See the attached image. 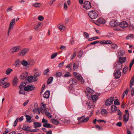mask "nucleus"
Masks as SVG:
<instances>
[{
	"instance_id": "obj_1",
	"label": "nucleus",
	"mask_w": 134,
	"mask_h": 134,
	"mask_svg": "<svg viewBox=\"0 0 134 134\" xmlns=\"http://www.w3.org/2000/svg\"><path fill=\"white\" fill-rule=\"evenodd\" d=\"M35 64V60L32 59H30L27 60L25 59H23L21 61V65L26 68L32 66L34 65Z\"/></svg>"
},
{
	"instance_id": "obj_2",
	"label": "nucleus",
	"mask_w": 134,
	"mask_h": 134,
	"mask_svg": "<svg viewBox=\"0 0 134 134\" xmlns=\"http://www.w3.org/2000/svg\"><path fill=\"white\" fill-rule=\"evenodd\" d=\"M129 26L128 23L126 21H122L120 23L118 22L117 27L115 28L116 31H121L126 28Z\"/></svg>"
},
{
	"instance_id": "obj_3",
	"label": "nucleus",
	"mask_w": 134,
	"mask_h": 134,
	"mask_svg": "<svg viewBox=\"0 0 134 134\" xmlns=\"http://www.w3.org/2000/svg\"><path fill=\"white\" fill-rule=\"evenodd\" d=\"M9 78L6 77L3 78L0 80V86H3V87L5 88L9 86L10 84L9 82H7L8 81Z\"/></svg>"
},
{
	"instance_id": "obj_4",
	"label": "nucleus",
	"mask_w": 134,
	"mask_h": 134,
	"mask_svg": "<svg viewBox=\"0 0 134 134\" xmlns=\"http://www.w3.org/2000/svg\"><path fill=\"white\" fill-rule=\"evenodd\" d=\"M88 14L89 17L92 19L96 18L98 16L97 12L95 10H92L88 12Z\"/></svg>"
},
{
	"instance_id": "obj_5",
	"label": "nucleus",
	"mask_w": 134,
	"mask_h": 134,
	"mask_svg": "<svg viewBox=\"0 0 134 134\" xmlns=\"http://www.w3.org/2000/svg\"><path fill=\"white\" fill-rule=\"evenodd\" d=\"M106 20L102 18H99L96 21H95L94 23L98 26H99L100 24H104L106 23Z\"/></svg>"
},
{
	"instance_id": "obj_6",
	"label": "nucleus",
	"mask_w": 134,
	"mask_h": 134,
	"mask_svg": "<svg viewBox=\"0 0 134 134\" xmlns=\"http://www.w3.org/2000/svg\"><path fill=\"white\" fill-rule=\"evenodd\" d=\"M34 85L29 84L26 86L24 87V90L26 91L29 92L33 90L35 88Z\"/></svg>"
},
{
	"instance_id": "obj_7",
	"label": "nucleus",
	"mask_w": 134,
	"mask_h": 134,
	"mask_svg": "<svg viewBox=\"0 0 134 134\" xmlns=\"http://www.w3.org/2000/svg\"><path fill=\"white\" fill-rule=\"evenodd\" d=\"M90 117H87L85 118L84 116L78 118L77 120L79 123H85L89 119Z\"/></svg>"
},
{
	"instance_id": "obj_8",
	"label": "nucleus",
	"mask_w": 134,
	"mask_h": 134,
	"mask_svg": "<svg viewBox=\"0 0 134 134\" xmlns=\"http://www.w3.org/2000/svg\"><path fill=\"white\" fill-rule=\"evenodd\" d=\"M73 75L78 80L80 81L81 83L82 84L84 83V81L80 75L76 72H74Z\"/></svg>"
},
{
	"instance_id": "obj_9",
	"label": "nucleus",
	"mask_w": 134,
	"mask_h": 134,
	"mask_svg": "<svg viewBox=\"0 0 134 134\" xmlns=\"http://www.w3.org/2000/svg\"><path fill=\"white\" fill-rule=\"evenodd\" d=\"M15 23V19H13L10 21L8 31V35L10 30L13 28L14 25Z\"/></svg>"
},
{
	"instance_id": "obj_10",
	"label": "nucleus",
	"mask_w": 134,
	"mask_h": 134,
	"mask_svg": "<svg viewBox=\"0 0 134 134\" xmlns=\"http://www.w3.org/2000/svg\"><path fill=\"white\" fill-rule=\"evenodd\" d=\"M82 6L84 8L87 10L91 8L90 2L87 1H85L83 4Z\"/></svg>"
},
{
	"instance_id": "obj_11",
	"label": "nucleus",
	"mask_w": 134,
	"mask_h": 134,
	"mask_svg": "<svg viewBox=\"0 0 134 134\" xmlns=\"http://www.w3.org/2000/svg\"><path fill=\"white\" fill-rule=\"evenodd\" d=\"M29 51V49L28 48H24L18 53V55L19 56L23 57Z\"/></svg>"
},
{
	"instance_id": "obj_12",
	"label": "nucleus",
	"mask_w": 134,
	"mask_h": 134,
	"mask_svg": "<svg viewBox=\"0 0 134 134\" xmlns=\"http://www.w3.org/2000/svg\"><path fill=\"white\" fill-rule=\"evenodd\" d=\"M125 114L123 116V120L124 122H126L129 120V114L127 110H126L125 112Z\"/></svg>"
},
{
	"instance_id": "obj_13",
	"label": "nucleus",
	"mask_w": 134,
	"mask_h": 134,
	"mask_svg": "<svg viewBox=\"0 0 134 134\" xmlns=\"http://www.w3.org/2000/svg\"><path fill=\"white\" fill-rule=\"evenodd\" d=\"M21 49V47L19 46L13 47L11 48L10 50V53H13L15 52H18Z\"/></svg>"
},
{
	"instance_id": "obj_14",
	"label": "nucleus",
	"mask_w": 134,
	"mask_h": 134,
	"mask_svg": "<svg viewBox=\"0 0 134 134\" xmlns=\"http://www.w3.org/2000/svg\"><path fill=\"white\" fill-rule=\"evenodd\" d=\"M37 80L38 78L37 77L32 76H29L27 78V80L28 82L30 83L36 81H37Z\"/></svg>"
},
{
	"instance_id": "obj_15",
	"label": "nucleus",
	"mask_w": 134,
	"mask_h": 134,
	"mask_svg": "<svg viewBox=\"0 0 134 134\" xmlns=\"http://www.w3.org/2000/svg\"><path fill=\"white\" fill-rule=\"evenodd\" d=\"M118 22L116 21L115 20H112L110 22V25L111 26L114 27V30L116 31L115 29V28L117 27L118 25Z\"/></svg>"
},
{
	"instance_id": "obj_16",
	"label": "nucleus",
	"mask_w": 134,
	"mask_h": 134,
	"mask_svg": "<svg viewBox=\"0 0 134 134\" xmlns=\"http://www.w3.org/2000/svg\"><path fill=\"white\" fill-rule=\"evenodd\" d=\"M114 99V97H111L105 101V105L107 106L111 105Z\"/></svg>"
},
{
	"instance_id": "obj_17",
	"label": "nucleus",
	"mask_w": 134,
	"mask_h": 134,
	"mask_svg": "<svg viewBox=\"0 0 134 134\" xmlns=\"http://www.w3.org/2000/svg\"><path fill=\"white\" fill-rule=\"evenodd\" d=\"M28 75L27 72L25 71L22 73L19 76V78L20 79H25Z\"/></svg>"
},
{
	"instance_id": "obj_18",
	"label": "nucleus",
	"mask_w": 134,
	"mask_h": 134,
	"mask_svg": "<svg viewBox=\"0 0 134 134\" xmlns=\"http://www.w3.org/2000/svg\"><path fill=\"white\" fill-rule=\"evenodd\" d=\"M112 43V42L110 40H103L99 41L100 44L101 45L111 44Z\"/></svg>"
},
{
	"instance_id": "obj_19",
	"label": "nucleus",
	"mask_w": 134,
	"mask_h": 134,
	"mask_svg": "<svg viewBox=\"0 0 134 134\" xmlns=\"http://www.w3.org/2000/svg\"><path fill=\"white\" fill-rule=\"evenodd\" d=\"M18 79L16 76H14L13 80L12 85L14 86H17L18 83Z\"/></svg>"
},
{
	"instance_id": "obj_20",
	"label": "nucleus",
	"mask_w": 134,
	"mask_h": 134,
	"mask_svg": "<svg viewBox=\"0 0 134 134\" xmlns=\"http://www.w3.org/2000/svg\"><path fill=\"white\" fill-rule=\"evenodd\" d=\"M86 94L87 97H89L88 98L89 99V98H90V99L91 98L93 102L96 101L98 99V97L97 95H91L90 97V96L88 94L86 93Z\"/></svg>"
},
{
	"instance_id": "obj_21",
	"label": "nucleus",
	"mask_w": 134,
	"mask_h": 134,
	"mask_svg": "<svg viewBox=\"0 0 134 134\" xmlns=\"http://www.w3.org/2000/svg\"><path fill=\"white\" fill-rule=\"evenodd\" d=\"M21 63V61L19 59H18L15 60L13 65L16 67H18L20 66Z\"/></svg>"
},
{
	"instance_id": "obj_22",
	"label": "nucleus",
	"mask_w": 134,
	"mask_h": 134,
	"mask_svg": "<svg viewBox=\"0 0 134 134\" xmlns=\"http://www.w3.org/2000/svg\"><path fill=\"white\" fill-rule=\"evenodd\" d=\"M122 66V64L119 62H117L114 65V67L115 69L119 70L121 69Z\"/></svg>"
},
{
	"instance_id": "obj_23",
	"label": "nucleus",
	"mask_w": 134,
	"mask_h": 134,
	"mask_svg": "<svg viewBox=\"0 0 134 134\" xmlns=\"http://www.w3.org/2000/svg\"><path fill=\"white\" fill-rule=\"evenodd\" d=\"M34 109H33V111L35 113H40V110L38 108V105L37 104H35L34 105Z\"/></svg>"
},
{
	"instance_id": "obj_24",
	"label": "nucleus",
	"mask_w": 134,
	"mask_h": 134,
	"mask_svg": "<svg viewBox=\"0 0 134 134\" xmlns=\"http://www.w3.org/2000/svg\"><path fill=\"white\" fill-rule=\"evenodd\" d=\"M41 24V23H39L38 24L34 25V29L35 31H40L39 27Z\"/></svg>"
},
{
	"instance_id": "obj_25",
	"label": "nucleus",
	"mask_w": 134,
	"mask_h": 134,
	"mask_svg": "<svg viewBox=\"0 0 134 134\" xmlns=\"http://www.w3.org/2000/svg\"><path fill=\"white\" fill-rule=\"evenodd\" d=\"M41 107L42 110L44 111L45 112V111H48L49 109L47 107L46 105L44 104L43 103H42L41 104Z\"/></svg>"
},
{
	"instance_id": "obj_26",
	"label": "nucleus",
	"mask_w": 134,
	"mask_h": 134,
	"mask_svg": "<svg viewBox=\"0 0 134 134\" xmlns=\"http://www.w3.org/2000/svg\"><path fill=\"white\" fill-rule=\"evenodd\" d=\"M58 27L61 31H64L65 29V27L63 25L59 24L58 25Z\"/></svg>"
},
{
	"instance_id": "obj_27",
	"label": "nucleus",
	"mask_w": 134,
	"mask_h": 134,
	"mask_svg": "<svg viewBox=\"0 0 134 134\" xmlns=\"http://www.w3.org/2000/svg\"><path fill=\"white\" fill-rule=\"evenodd\" d=\"M111 113H112L115 112L116 110H117V108L114 105H112L111 107Z\"/></svg>"
},
{
	"instance_id": "obj_28",
	"label": "nucleus",
	"mask_w": 134,
	"mask_h": 134,
	"mask_svg": "<svg viewBox=\"0 0 134 134\" xmlns=\"http://www.w3.org/2000/svg\"><path fill=\"white\" fill-rule=\"evenodd\" d=\"M32 5L35 8H40L41 6V4L40 3L36 2L33 3Z\"/></svg>"
},
{
	"instance_id": "obj_29",
	"label": "nucleus",
	"mask_w": 134,
	"mask_h": 134,
	"mask_svg": "<svg viewBox=\"0 0 134 134\" xmlns=\"http://www.w3.org/2000/svg\"><path fill=\"white\" fill-rule=\"evenodd\" d=\"M45 113L46 115L48 118H52V116L51 113L49 112V110L48 111H45Z\"/></svg>"
},
{
	"instance_id": "obj_30",
	"label": "nucleus",
	"mask_w": 134,
	"mask_h": 134,
	"mask_svg": "<svg viewBox=\"0 0 134 134\" xmlns=\"http://www.w3.org/2000/svg\"><path fill=\"white\" fill-rule=\"evenodd\" d=\"M121 72L119 70L117 71L114 75L115 77L117 78H119L121 76Z\"/></svg>"
},
{
	"instance_id": "obj_31",
	"label": "nucleus",
	"mask_w": 134,
	"mask_h": 134,
	"mask_svg": "<svg viewBox=\"0 0 134 134\" xmlns=\"http://www.w3.org/2000/svg\"><path fill=\"white\" fill-rule=\"evenodd\" d=\"M13 71V70L12 69L10 68H8L6 70L5 74L6 75H9Z\"/></svg>"
},
{
	"instance_id": "obj_32",
	"label": "nucleus",
	"mask_w": 134,
	"mask_h": 134,
	"mask_svg": "<svg viewBox=\"0 0 134 134\" xmlns=\"http://www.w3.org/2000/svg\"><path fill=\"white\" fill-rule=\"evenodd\" d=\"M94 103H92L89 102L88 103V108L89 109H91V110H93L94 107Z\"/></svg>"
},
{
	"instance_id": "obj_33",
	"label": "nucleus",
	"mask_w": 134,
	"mask_h": 134,
	"mask_svg": "<svg viewBox=\"0 0 134 134\" xmlns=\"http://www.w3.org/2000/svg\"><path fill=\"white\" fill-rule=\"evenodd\" d=\"M126 61V58H121L120 57L119 58V60L118 62L121 63L122 64V63H124Z\"/></svg>"
},
{
	"instance_id": "obj_34",
	"label": "nucleus",
	"mask_w": 134,
	"mask_h": 134,
	"mask_svg": "<svg viewBox=\"0 0 134 134\" xmlns=\"http://www.w3.org/2000/svg\"><path fill=\"white\" fill-rule=\"evenodd\" d=\"M49 92L48 91H47L43 94V97L45 98H48L49 97Z\"/></svg>"
},
{
	"instance_id": "obj_35",
	"label": "nucleus",
	"mask_w": 134,
	"mask_h": 134,
	"mask_svg": "<svg viewBox=\"0 0 134 134\" xmlns=\"http://www.w3.org/2000/svg\"><path fill=\"white\" fill-rule=\"evenodd\" d=\"M134 38V34H129L126 37V40H131Z\"/></svg>"
},
{
	"instance_id": "obj_36",
	"label": "nucleus",
	"mask_w": 134,
	"mask_h": 134,
	"mask_svg": "<svg viewBox=\"0 0 134 134\" xmlns=\"http://www.w3.org/2000/svg\"><path fill=\"white\" fill-rule=\"evenodd\" d=\"M51 121V122L54 125H57L59 123V122L57 120L52 119Z\"/></svg>"
},
{
	"instance_id": "obj_37",
	"label": "nucleus",
	"mask_w": 134,
	"mask_h": 134,
	"mask_svg": "<svg viewBox=\"0 0 134 134\" xmlns=\"http://www.w3.org/2000/svg\"><path fill=\"white\" fill-rule=\"evenodd\" d=\"M34 125L35 126V128L40 127L41 126V123L37 122H34Z\"/></svg>"
},
{
	"instance_id": "obj_38",
	"label": "nucleus",
	"mask_w": 134,
	"mask_h": 134,
	"mask_svg": "<svg viewBox=\"0 0 134 134\" xmlns=\"http://www.w3.org/2000/svg\"><path fill=\"white\" fill-rule=\"evenodd\" d=\"M129 23V26L130 29L134 30V25L130 21V19L129 20V21H128Z\"/></svg>"
},
{
	"instance_id": "obj_39",
	"label": "nucleus",
	"mask_w": 134,
	"mask_h": 134,
	"mask_svg": "<svg viewBox=\"0 0 134 134\" xmlns=\"http://www.w3.org/2000/svg\"><path fill=\"white\" fill-rule=\"evenodd\" d=\"M43 126L44 127L47 128H51L52 126L51 125L48 124V122L45 124H44L43 125Z\"/></svg>"
},
{
	"instance_id": "obj_40",
	"label": "nucleus",
	"mask_w": 134,
	"mask_h": 134,
	"mask_svg": "<svg viewBox=\"0 0 134 134\" xmlns=\"http://www.w3.org/2000/svg\"><path fill=\"white\" fill-rule=\"evenodd\" d=\"M108 113V112L104 109H103L101 111V113L102 115L104 116L106 115Z\"/></svg>"
},
{
	"instance_id": "obj_41",
	"label": "nucleus",
	"mask_w": 134,
	"mask_h": 134,
	"mask_svg": "<svg viewBox=\"0 0 134 134\" xmlns=\"http://www.w3.org/2000/svg\"><path fill=\"white\" fill-rule=\"evenodd\" d=\"M87 90L88 93L90 94L93 93L94 92L93 90L89 87H87Z\"/></svg>"
},
{
	"instance_id": "obj_42",
	"label": "nucleus",
	"mask_w": 134,
	"mask_h": 134,
	"mask_svg": "<svg viewBox=\"0 0 134 134\" xmlns=\"http://www.w3.org/2000/svg\"><path fill=\"white\" fill-rule=\"evenodd\" d=\"M79 63L78 62H76L74 64L73 69L75 70H76L78 68Z\"/></svg>"
},
{
	"instance_id": "obj_43",
	"label": "nucleus",
	"mask_w": 134,
	"mask_h": 134,
	"mask_svg": "<svg viewBox=\"0 0 134 134\" xmlns=\"http://www.w3.org/2000/svg\"><path fill=\"white\" fill-rule=\"evenodd\" d=\"M23 129L26 131H28L30 130V127L27 125H24L23 126Z\"/></svg>"
},
{
	"instance_id": "obj_44",
	"label": "nucleus",
	"mask_w": 134,
	"mask_h": 134,
	"mask_svg": "<svg viewBox=\"0 0 134 134\" xmlns=\"http://www.w3.org/2000/svg\"><path fill=\"white\" fill-rule=\"evenodd\" d=\"M26 83L24 82H22L21 83L20 85L19 86V88H24V87L26 86Z\"/></svg>"
},
{
	"instance_id": "obj_45",
	"label": "nucleus",
	"mask_w": 134,
	"mask_h": 134,
	"mask_svg": "<svg viewBox=\"0 0 134 134\" xmlns=\"http://www.w3.org/2000/svg\"><path fill=\"white\" fill-rule=\"evenodd\" d=\"M64 123L66 124H69L70 123V121L69 120L62 119L61 120Z\"/></svg>"
},
{
	"instance_id": "obj_46",
	"label": "nucleus",
	"mask_w": 134,
	"mask_h": 134,
	"mask_svg": "<svg viewBox=\"0 0 134 134\" xmlns=\"http://www.w3.org/2000/svg\"><path fill=\"white\" fill-rule=\"evenodd\" d=\"M76 80L75 79H70V84H72L74 85L76 83Z\"/></svg>"
},
{
	"instance_id": "obj_47",
	"label": "nucleus",
	"mask_w": 134,
	"mask_h": 134,
	"mask_svg": "<svg viewBox=\"0 0 134 134\" xmlns=\"http://www.w3.org/2000/svg\"><path fill=\"white\" fill-rule=\"evenodd\" d=\"M129 90L128 89H127L123 93L122 98H124L126 96L128 93Z\"/></svg>"
},
{
	"instance_id": "obj_48",
	"label": "nucleus",
	"mask_w": 134,
	"mask_h": 134,
	"mask_svg": "<svg viewBox=\"0 0 134 134\" xmlns=\"http://www.w3.org/2000/svg\"><path fill=\"white\" fill-rule=\"evenodd\" d=\"M41 73L40 71L34 74V76L35 77H38L40 76L41 75Z\"/></svg>"
},
{
	"instance_id": "obj_49",
	"label": "nucleus",
	"mask_w": 134,
	"mask_h": 134,
	"mask_svg": "<svg viewBox=\"0 0 134 134\" xmlns=\"http://www.w3.org/2000/svg\"><path fill=\"white\" fill-rule=\"evenodd\" d=\"M58 54L57 53H54L52 54L51 56V58L53 59Z\"/></svg>"
},
{
	"instance_id": "obj_50",
	"label": "nucleus",
	"mask_w": 134,
	"mask_h": 134,
	"mask_svg": "<svg viewBox=\"0 0 134 134\" xmlns=\"http://www.w3.org/2000/svg\"><path fill=\"white\" fill-rule=\"evenodd\" d=\"M25 116L26 118V120L30 122H31L32 121V120H31V118L29 115H26Z\"/></svg>"
},
{
	"instance_id": "obj_51",
	"label": "nucleus",
	"mask_w": 134,
	"mask_h": 134,
	"mask_svg": "<svg viewBox=\"0 0 134 134\" xmlns=\"http://www.w3.org/2000/svg\"><path fill=\"white\" fill-rule=\"evenodd\" d=\"M53 79V78L52 77H50L48 80L47 83L48 84H49L52 82Z\"/></svg>"
},
{
	"instance_id": "obj_52",
	"label": "nucleus",
	"mask_w": 134,
	"mask_h": 134,
	"mask_svg": "<svg viewBox=\"0 0 134 134\" xmlns=\"http://www.w3.org/2000/svg\"><path fill=\"white\" fill-rule=\"evenodd\" d=\"M37 19L40 21H42L43 20L44 18L42 15H39L37 17Z\"/></svg>"
},
{
	"instance_id": "obj_53",
	"label": "nucleus",
	"mask_w": 134,
	"mask_h": 134,
	"mask_svg": "<svg viewBox=\"0 0 134 134\" xmlns=\"http://www.w3.org/2000/svg\"><path fill=\"white\" fill-rule=\"evenodd\" d=\"M118 46L117 44H112L111 45V47L114 49H117Z\"/></svg>"
},
{
	"instance_id": "obj_54",
	"label": "nucleus",
	"mask_w": 134,
	"mask_h": 134,
	"mask_svg": "<svg viewBox=\"0 0 134 134\" xmlns=\"http://www.w3.org/2000/svg\"><path fill=\"white\" fill-rule=\"evenodd\" d=\"M20 90L19 91V94H24L25 93L24 91L23 90V88H19Z\"/></svg>"
},
{
	"instance_id": "obj_55",
	"label": "nucleus",
	"mask_w": 134,
	"mask_h": 134,
	"mask_svg": "<svg viewBox=\"0 0 134 134\" xmlns=\"http://www.w3.org/2000/svg\"><path fill=\"white\" fill-rule=\"evenodd\" d=\"M76 51L74 52L73 54H72L70 58H71V59H73L75 57L76 55Z\"/></svg>"
},
{
	"instance_id": "obj_56",
	"label": "nucleus",
	"mask_w": 134,
	"mask_h": 134,
	"mask_svg": "<svg viewBox=\"0 0 134 134\" xmlns=\"http://www.w3.org/2000/svg\"><path fill=\"white\" fill-rule=\"evenodd\" d=\"M39 71L38 70V69L36 68H34L33 70V72L34 74H35V73H36Z\"/></svg>"
},
{
	"instance_id": "obj_57",
	"label": "nucleus",
	"mask_w": 134,
	"mask_h": 134,
	"mask_svg": "<svg viewBox=\"0 0 134 134\" xmlns=\"http://www.w3.org/2000/svg\"><path fill=\"white\" fill-rule=\"evenodd\" d=\"M124 52L119 51L118 52V55L120 57L122 56L123 55Z\"/></svg>"
},
{
	"instance_id": "obj_58",
	"label": "nucleus",
	"mask_w": 134,
	"mask_h": 134,
	"mask_svg": "<svg viewBox=\"0 0 134 134\" xmlns=\"http://www.w3.org/2000/svg\"><path fill=\"white\" fill-rule=\"evenodd\" d=\"M134 81V78L132 77L131 79L130 82V87H131L132 86L133 84V83Z\"/></svg>"
},
{
	"instance_id": "obj_59",
	"label": "nucleus",
	"mask_w": 134,
	"mask_h": 134,
	"mask_svg": "<svg viewBox=\"0 0 134 134\" xmlns=\"http://www.w3.org/2000/svg\"><path fill=\"white\" fill-rule=\"evenodd\" d=\"M134 63V58L131 61V63L130 64V70L132 66L133 65Z\"/></svg>"
},
{
	"instance_id": "obj_60",
	"label": "nucleus",
	"mask_w": 134,
	"mask_h": 134,
	"mask_svg": "<svg viewBox=\"0 0 134 134\" xmlns=\"http://www.w3.org/2000/svg\"><path fill=\"white\" fill-rule=\"evenodd\" d=\"M68 8V7L67 4V3H65L64 4V9L65 10H67Z\"/></svg>"
},
{
	"instance_id": "obj_61",
	"label": "nucleus",
	"mask_w": 134,
	"mask_h": 134,
	"mask_svg": "<svg viewBox=\"0 0 134 134\" xmlns=\"http://www.w3.org/2000/svg\"><path fill=\"white\" fill-rule=\"evenodd\" d=\"M71 75V74L69 72H67L64 75V77H65L68 76H70Z\"/></svg>"
},
{
	"instance_id": "obj_62",
	"label": "nucleus",
	"mask_w": 134,
	"mask_h": 134,
	"mask_svg": "<svg viewBox=\"0 0 134 134\" xmlns=\"http://www.w3.org/2000/svg\"><path fill=\"white\" fill-rule=\"evenodd\" d=\"M62 75V73L60 72H59L55 74V76L56 77H60Z\"/></svg>"
},
{
	"instance_id": "obj_63",
	"label": "nucleus",
	"mask_w": 134,
	"mask_h": 134,
	"mask_svg": "<svg viewBox=\"0 0 134 134\" xmlns=\"http://www.w3.org/2000/svg\"><path fill=\"white\" fill-rule=\"evenodd\" d=\"M114 104L116 105H119L120 104L119 102L118 99H116L114 101Z\"/></svg>"
},
{
	"instance_id": "obj_64",
	"label": "nucleus",
	"mask_w": 134,
	"mask_h": 134,
	"mask_svg": "<svg viewBox=\"0 0 134 134\" xmlns=\"http://www.w3.org/2000/svg\"><path fill=\"white\" fill-rule=\"evenodd\" d=\"M5 131H4L3 134H6L10 131V130L8 129L5 128Z\"/></svg>"
}]
</instances>
